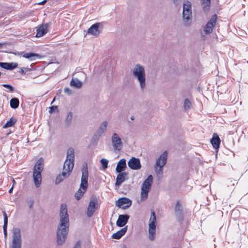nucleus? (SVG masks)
Segmentation results:
<instances>
[{
    "label": "nucleus",
    "mask_w": 248,
    "mask_h": 248,
    "mask_svg": "<svg viewBox=\"0 0 248 248\" xmlns=\"http://www.w3.org/2000/svg\"><path fill=\"white\" fill-rule=\"evenodd\" d=\"M75 152L72 148H69L67 152L66 159L63 164V178L68 177L73 169L75 160Z\"/></svg>",
    "instance_id": "f257e3e1"
},
{
    "label": "nucleus",
    "mask_w": 248,
    "mask_h": 248,
    "mask_svg": "<svg viewBox=\"0 0 248 248\" xmlns=\"http://www.w3.org/2000/svg\"><path fill=\"white\" fill-rule=\"evenodd\" d=\"M132 75L139 83L140 89L143 91L146 86V73L144 67L140 64H137L132 70Z\"/></svg>",
    "instance_id": "f03ea898"
},
{
    "label": "nucleus",
    "mask_w": 248,
    "mask_h": 248,
    "mask_svg": "<svg viewBox=\"0 0 248 248\" xmlns=\"http://www.w3.org/2000/svg\"><path fill=\"white\" fill-rule=\"evenodd\" d=\"M44 159L40 158L35 164L33 169V178L35 186L39 187L41 184L42 177L41 172L44 169Z\"/></svg>",
    "instance_id": "7ed1b4c3"
},
{
    "label": "nucleus",
    "mask_w": 248,
    "mask_h": 248,
    "mask_svg": "<svg viewBox=\"0 0 248 248\" xmlns=\"http://www.w3.org/2000/svg\"><path fill=\"white\" fill-rule=\"evenodd\" d=\"M22 240L20 229L14 228L13 229L12 242L10 248H22Z\"/></svg>",
    "instance_id": "20e7f679"
},
{
    "label": "nucleus",
    "mask_w": 248,
    "mask_h": 248,
    "mask_svg": "<svg viewBox=\"0 0 248 248\" xmlns=\"http://www.w3.org/2000/svg\"><path fill=\"white\" fill-rule=\"evenodd\" d=\"M167 152H164L156 160L155 165V170L157 176L162 175L163 166L165 165L167 159Z\"/></svg>",
    "instance_id": "39448f33"
},
{
    "label": "nucleus",
    "mask_w": 248,
    "mask_h": 248,
    "mask_svg": "<svg viewBox=\"0 0 248 248\" xmlns=\"http://www.w3.org/2000/svg\"><path fill=\"white\" fill-rule=\"evenodd\" d=\"M153 177L152 175H149L147 178L144 180L142 184L141 191V199L145 200L148 197V193L151 189L152 184L153 183Z\"/></svg>",
    "instance_id": "423d86ee"
},
{
    "label": "nucleus",
    "mask_w": 248,
    "mask_h": 248,
    "mask_svg": "<svg viewBox=\"0 0 248 248\" xmlns=\"http://www.w3.org/2000/svg\"><path fill=\"white\" fill-rule=\"evenodd\" d=\"M69 220L66 205L63 204V243H64L69 232Z\"/></svg>",
    "instance_id": "0eeeda50"
},
{
    "label": "nucleus",
    "mask_w": 248,
    "mask_h": 248,
    "mask_svg": "<svg viewBox=\"0 0 248 248\" xmlns=\"http://www.w3.org/2000/svg\"><path fill=\"white\" fill-rule=\"evenodd\" d=\"M156 216L154 211H152L149 222V238L153 241L155 239L156 231Z\"/></svg>",
    "instance_id": "6e6552de"
},
{
    "label": "nucleus",
    "mask_w": 248,
    "mask_h": 248,
    "mask_svg": "<svg viewBox=\"0 0 248 248\" xmlns=\"http://www.w3.org/2000/svg\"><path fill=\"white\" fill-rule=\"evenodd\" d=\"M82 176L81 179L80 188L86 191L88 187V170L87 163L83 164L82 168Z\"/></svg>",
    "instance_id": "1a4fd4ad"
},
{
    "label": "nucleus",
    "mask_w": 248,
    "mask_h": 248,
    "mask_svg": "<svg viewBox=\"0 0 248 248\" xmlns=\"http://www.w3.org/2000/svg\"><path fill=\"white\" fill-rule=\"evenodd\" d=\"M192 17V10L191 3L188 1H185L183 3V18L184 20L187 21Z\"/></svg>",
    "instance_id": "9d476101"
},
{
    "label": "nucleus",
    "mask_w": 248,
    "mask_h": 248,
    "mask_svg": "<svg viewBox=\"0 0 248 248\" xmlns=\"http://www.w3.org/2000/svg\"><path fill=\"white\" fill-rule=\"evenodd\" d=\"M62 204L60 208V223L57 231V243L58 247L62 245Z\"/></svg>",
    "instance_id": "9b49d317"
},
{
    "label": "nucleus",
    "mask_w": 248,
    "mask_h": 248,
    "mask_svg": "<svg viewBox=\"0 0 248 248\" xmlns=\"http://www.w3.org/2000/svg\"><path fill=\"white\" fill-rule=\"evenodd\" d=\"M102 29V24L101 23H96L92 25L90 28L88 29L87 32L88 34L97 37L101 33Z\"/></svg>",
    "instance_id": "f8f14e48"
},
{
    "label": "nucleus",
    "mask_w": 248,
    "mask_h": 248,
    "mask_svg": "<svg viewBox=\"0 0 248 248\" xmlns=\"http://www.w3.org/2000/svg\"><path fill=\"white\" fill-rule=\"evenodd\" d=\"M217 20V15H214L210 20L205 25L204 31L206 34H209L213 31V28L215 27Z\"/></svg>",
    "instance_id": "ddd939ff"
},
{
    "label": "nucleus",
    "mask_w": 248,
    "mask_h": 248,
    "mask_svg": "<svg viewBox=\"0 0 248 248\" xmlns=\"http://www.w3.org/2000/svg\"><path fill=\"white\" fill-rule=\"evenodd\" d=\"M111 140L114 150L120 151L123 146V142L117 133L112 135Z\"/></svg>",
    "instance_id": "4468645a"
},
{
    "label": "nucleus",
    "mask_w": 248,
    "mask_h": 248,
    "mask_svg": "<svg viewBox=\"0 0 248 248\" xmlns=\"http://www.w3.org/2000/svg\"><path fill=\"white\" fill-rule=\"evenodd\" d=\"M132 204L131 201L127 198H121L116 201V205L123 209L129 207Z\"/></svg>",
    "instance_id": "2eb2a0df"
},
{
    "label": "nucleus",
    "mask_w": 248,
    "mask_h": 248,
    "mask_svg": "<svg viewBox=\"0 0 248 248\" xmlns=\"http://www.w3.org/2000/svg\"><path fill=\"white\" fill-rule=\"evenodd\" d=\"M183 210V205L179 201H177L174 208V211L176 219L179 222L182 221L184 219Z\"/></svg>",
    "instance_id": "dca6fc26"
},
{
    "label": "nucleus",
    "mask_w": 248,
    "mask_h": 248,
    "mask_svg": "<svg viewBox=\"0 0 248 248\" xmlns=\"http://www.w3.org/2000/svg\"><path fill=\"white\" fill-rule=\"evenodd\" d=\"M50 22L43 24L36 27V37H40L45 35L47 32V28L49 26Z\"/></svg>",
    "instance_id": "f3484780"
},
{
    "label": "nucleus",
    "mask_w": 248,
    "mask_h": 248,
    "mask_svg": "<svg viewBox=\"0 0 248 248\" xmlns=\"http://www.w3.org/2000/svg\"><path fill=\"white\" fill-rule=\"evenodd\" d=\"M128 167L134 170H138L141 168V165L140 160L139 158L132 157L128 161Z\"/></svg>",
    "instance_id": "a211bd4d"
},
{
    "label": "nucleus",
    "mask_w": 248,
    "mask_h": 248,
    "mask_svg": "<svg viewBox=\"0 0 248 248\" xmlns=\"http://www.w3.org/2000/svg\"><path fill=\"white\" fill-rule=\"evenodd\" d=\"M97 201L95 199H91L87 208V216L90 217L93 214L96 209Z\"/></svg>",
    "instance_id": "6ab92c4d"
},
{
    "label": "nucleus",
    "mask_w": 248,
    "mask_h": 248,
    "mask_svg": "<svg viewBox=\"0 0 248 248\" xmlns=\"http://www.w3.org/2000/svg\"><path fill=\"white\" fill-rule=\"evenodd\" d=\"M130 217L128 215H120L116 221V225L119 227H124L128 222Z\"/></svg>",
    "instance_id": "aec40b11"
},
{
    "label": "nucleus",
    "mask_w": 248,
    "mask_h": 248,
    "mask_svg": "<svg viewBox=\"0 0 248 248\" xmlns=\"http://www.w3.org/2000/svg\"><path fill=\"white\" fill-rule=\"evenodd\" d=\"M128 172H122L117 176L115 183L116 186H119L125 180L128 179Z\"/></svg>",
    "instance_id": "412c9836"
},
{
    "label": "nucleus",
    "mask_w": 248,
    "mask_h": 248,
    "mask_svg": "<svg viewBox=\"0 0 248 248\" xmlns=\"http://www.w3.org/2000/svg\"><path fill=\"white\" fill-rule=\"evenodd\" d=\"M126 168V160L123 158L118 162L115 170L117 172L120 173L124 171Z\"/></svg>",
    "instance_id": "4be33fe9"
},
{
    "label": "nucleus",
    "mask_w": 248,
    "mask_h": 248,
    "mask_svg": "<svg viewBox=\"0 0 248 248\" xmlns=\"http://www.w3.org/2000/svg\"><path fill=\"white\" fill-rule=\"evenodd\" d=\"M211 143L215 149H218L220 143V140L217 134L214 133L211 140Z\"/></svg>",
    "instance_id": "5701e85b"
},
{
    "label": "nucleus",
    "mask_w": 248,
    "mask_h": 248,
    "mask_svg": "<svg viewBox=\"0 0 248 248\" xmlns=\"http://www.w3.org/2000/svg\"><path fill=\"white\" fill-rule=\"evenodd\" d=\"M18 66V64L17 63H8V62H0V66L6 70H12L16 68Z\"/></svg>",
    "instance_id": "b1692460"
},
{
    "label": "nucleus",
    "mask_w": 248,
    "mask_h": 248,
    "mask_svg": "<svg viewBox=\"0 0 248 248\" xmlns=\"http://www.w3.org/2000/svg\"><path fill=\"white\" fill-rule=\"evenodd\" d=\"M127 226H126L120 230L117 231L116 232L113 233L112 235V238L116 239H120L127 232Z\"/></svg>",
    "instance_id": "393cba45"
},
{
    "label": "nucleus",
    "mask_w": 248,
    "mask_h": 248,
    "mask_svg": "<svg viewBox=\"0 0 248 248\" xmlns=\"http://www.w3.org/2000/svg\"><path fill=\"white\" fill-rule=\"evenodd\" d=\"M70 85L77 89H80L82 86V82L77 78H73L70 81Z\"/></svg>",
    "instance_id": "a878e982"
},
{
    "label": "nucleus",
    "mask_w": 248,
    "mask_h": 248,
    "mask_svg": "<svg viewBox=\"0 0 248 248\" xmlns=\"http://www.w3.org/2000/svg\"><path fill=\"white\" fill-rule=\"evenodd\" d=\"M108 123L107 121L103 122L102 124L100 125L99 128L97 129L96 132V135L98 136H101V135L106 131Z\"/></svg>",
    "instance_id": "bb28decb"
},
{
    "label": "nucleus",
    "mask_w": 248,
    "mask_h": 248,
    "mask_svg": "<svg viewBox=\"0 0 248 248\" xmlns=\"http://www.w3.org/2000/svg\"><path fill=\"white\" fill-rule=\"evenodd\" d=\"M73 116V115L72 112H69L67 113L64 120V124L65 127H67L71 125L72 121Z\"/></svg>",
    "instance_id": "cd10ccee"
},
{
    "label": "nucleus",
    "mask_w": 248,
    "mask_h": 248,
    "mask_svg": "<svg viewBox=\"0 0 248 248\" xmlns=\"http://www.w3.org/2000/svg\"><path fill=\"white\" fill-rule=\"evenodd\" d=\"M23 57L29 59L31 61H34L36 60V58H40L39 55L34 53H26L24 54Z\"/></svg>",
    "instance_id": "c85d7f7f"
},
{
    "label": "nucleus",
    "mask_w": 248,
    "mask_h": 248,
    "mask_svg": "<svg viewBox=\"0 0 248 248\" xmlns=\"http://www.w3.org/2000/svg\"><path fill=\"white\" fill-rule=\"evenodd\" d=\"M19 105V101L17 98H13L10 101V107L14 109L17 108Z\"/></svg>",
    "instance_id": "c756f323"
},
{
    "label": "nucleus",
    "mask_w": 248,
    "mask_h": 248,
    "mask_svg": "<svg viewBox=\"0 0 248 248\" xmlns=\"http://www.w3.org/2000/svg\"><path fill=\"white\" fill-rule=\"evenodd\" d=\"M202 3L203 11L204 12L208 11L210 7L211 0H202Z\"/></svg>",
    "instance_id": "7c9ffc66"
},
{
    "label": "nucleus",
    "mask_w": 248,
    "mask_h": 248,
    "mask_svg": "<svg viewBox=\"0 0 248 248\" xmlns=\"http://www.w3.org/2000/svg\"><path fill=\"white\" fill-rule=\"evenodd\" d=\"M86 191H84L82 188H79L75 193V197L76 199L78 201L83 196L84 193Z\"/></svg>",
    "instance_id": "2f4dec72"
},
{
    "label": "nucleus",
    "mask_w": 248,
    "mask_h": 248,
    "mask_svg": "<svg viewBox=\"0 0 248 248\" xmlns=\"http://www.w3.org/2000/svg\"><path fill=\"white\" fill-rule=\"evenodd\" d=\"M16 119L11 118L6 124L3 125V128H7L13 126L16 123Z\"/></svg>",
    "instance_id": "473e14b6"
},
{
    "label": "nucleus",
    "mask_w": 248,
    "mask_h": 248,
    "mask_svg": "<svg viewBox=\"0 0 248 248\" xmlns=\"http://www.w3.org/2000/svg\"><path fill=\"white\" fill-rule=\"evenodd\" d=\"M191 106V103L188 99H186L184 102V108L185 110H188L190 109Z\"/></svg>",
    "instance_id": "72a5a7b5"
},
{
    "label": "nucleus",
    "mask_w": 248,
    "mask_h": 248,
    "mask_svg": "<svg viewBox=\"0 0 248 248\" xmlns=\"http://www.w3.org/2000/svg\"><path fill=\"white\" fill-rule=\"evenodd\" d=\"M62 182V172L61 171L57 175L55 180V183L56 185L59 184Z\"/></svg>",
    "instance_id": "f704fd0d"
},
{
    "label": "nucleus",
    "mask_w": 248,
    "mask_h": 248,
    "mask_svg": "<svg viewBox=\"0 0 248 248\" xmlns=\"http://www.w3.org/2000/svg\"><path fill=\"white\" fill-rule=\"evenodd\" d=\"M100 163L104 170L108 168V160L105 158H102L100 160Z\"/></svg>",
    "instance_id": "c9c22d12"
},
{
    "label": "nucleus",
    "mask_w": 248,
    "mask_h": 248,
    "mask_svg": "<svg viewBox=\"0 0 248 248\" xmlns=\"http://www.w3.org/2000/svg\"><path fill=\"white\" fill-rule=\"evenodd\" d=\"M58 112V108L57 106H52L49 107V112L50 113H52L53 112Z\"/></svg>",
    "instance_id": "e433bc0d"
},
{
    "label": "nucleus",
    "mask_w": 248,
    "mask_h": 248,
    "mask_svg": "<svg viewBox=\"0 0 248 248\" xmlns=\"http://www.w3.org/2000/svg\"><path fill=\"white\" fill-rule=\"evenodd\" d=\"M2 86L9 90L10 92H13L14 91V88L9 84H4Z\"/></svg>",
    "instance_id": "4c0bfd02"
},
{
    "label": "nucleus",
    "mask_w": 248,
    "mask_h": 248,
    "mask_svg": "<svg viewBox=\"0 0 248 248\" xmlns=\"http://www.w3.org/2000/svg\"><path fill=\"white\" fill-rule=\"evenodd\" d=\"M7 224H3V233L4 235L5 238L7 237Z\"/></svg>",
    "instance_id": "58836bf2"
},
{
    "label": "nucleus",
    "mask_w": 248,
    "mask_h": 248,
    "mask_svg": "<svg viewBox=\"0 0 248 248\" xmlns=\"http://www.w3.org/2000/svg\"><path fill=\"white\" fill-rule=\"evenodd\" d=\"M4 216V224H8V217L5 211H2Z\"/></svg>",
    "instance_id": "ea45409f"
},
{
    "label": "nucleus",
    "mask_w": 248,
    "mask_h": 248,
    "mask_svg": "<svg viewBox=\"0 0 248 248\" xmlns=\"http://www.w3.org/2000/svg\"><path fill=\"white\" fill-rule=\"evenodd\" d=\"M64 92L65 93L67 94L68 95H71L72 93V90L69 89L68 88H65L64 89Z\"/></svg>",
    "instance_id": "a19ab883"
},
{
    "label": "nucleus",
    "mask_w": 248,
    "mask_h": 248,
    "mask_svg": "<svg viewBox=\"0 0 248 248\" xmlns=\"http://www.w3.org/2000/svg\"><path fill=\"white\" fill-rule=\"evenodd\" d=\"M81 242L80 240L77 241L76 244L74 246L73 248H81Z\"/></svg>",
    "instance_id": "79ce46f5"
},
{
    "label": "nucleus",
    "mask_w": 248,
    "mask_h": 248,
    "mask_svg": "<svg viewBox=\"0 0 248 248\" xmlns=\"http://www.w3.org/2000/svg\"><path fill=\"white\" fill-rule=\"evenodd\" d=\"M29 206L30 209L32 208L34 204V201L32 200L29 202Z\"/></svg>",
    "instance_id": "37998d69"
},
{
    "label": "nucleus",
    "mask_w": 248,
    "mask_h": 248,
    "mask_svg": "<svg viewBox=\"0 0 248 248\" xmlns=\"http://www.w3.org/2000/svg\"><path fill=\"white\" fill-rule=\"evenodd\" d=\"M46 1H47L46 0H44L42 1H41V2L37 3V4H38V5H44L46 2Z\"/></svg>",
    "instance_id": "c03bdc74"
},
{
    "label": "nucleus",
    "mask_w": 248,
    "mask_h": 248,
    "mask_svg": "<svg viewBox=\"0 0 248 248\" xmlns=\"http://www.w3.org/2000/svg\"><path fill=\"white\" fill-rule=\"evenodd\" d=\"M178 0H173V2L174 3L176 4V5H177L178 4Z\"/></svg>",
    "instance_id": "a18cd8bd"
},
{
    "label": "nucleus",
    "mask_w": 248,
    "mask_h": 248,
    "mask_svg": "<svg viewBox=\"0 0 248 248\" xmlns=\"http://www.w3.org/2000/svg\"><path fill=\"white\" fill-rule=\"evenodd\" d=\"M13 189V186L9 190V193H11L12 192Z\"/></svg>",
    "instance_id": "49530a36"
},
{
    "label": "nucleus",
    "mask_w": 248,
    "mask_h": 248,
    "mask_svg": "<svg viewBox=\"0 0 248 248\" xmlns=\"http://www.w3.org/2000/svg\"><path fill=\"white\" fill-rule=\"evenodd\" d=\"M20 72L22 74H23L24 73V70H23V69H20Z\"/></svg>",
    "instance_id": "de8ad7c7"
},
{
    "label": "nucleus",
    "mask_w": 248,
    "mask_h": 248,
    "mask_svg": "<svg viewBox=\"0 0 248 248\" xmlns=\"http://www.w3.org/2000/svg\"><path fill=\"white\" fill-rule=\"evenodd\" d=\"M12 179L13 182V186H14V185L16 184V182H15V180L13 178H12Z\"/></svg>",
    "instance_id": "09e8293b"
},
{
    "label": "nucleus",
    "mask_w": 248,
    "mask_h": 248,
    "mask_svg": "<svg viewBox=\"0 0 248 248\" xmlns=\"http://www.w3.org/2000/svg\"><path fill=\"white\" fill-rule=\"evenodd\" d=\"M134 118H135V117H134V116H131V120H134Z\"/></svg>",
    "instance_id": "8fccbe9b"
},
{
    "label": "nucleus",
    "mask_w": 248,
    "mask_h": 248,
    "mask_svg": "<svg viewBox=\"0 0 248 248\" xmlns=\"http://www.w3.org/2000/svg\"><path fill=\"white\" fill-rule=\"evenodd\" d=\"M79 74H80V75H83V76H84V75H85V73H83V72H80Z\"/></svg>",
    "instance_id": "3c124183"
},
{
    "label": "nucleus",
    "mask_w": 248,
    "mask_h": 248,
    "mask_svg": "<svg viewBox=\"0 0 248 248\" xmlns=\"http://www.w3.org/2000/svg\"><path fill=\"white\" fill-rule=\"evenodd\" d=\"M56 98V97H55L54 98V99H53L52 101L51 102V104H52V103H53V102L54 101V100H55Z\"/></svg>",
    "instance_id": "603ef678"
},
{
    "label": "nucleus",
    "mask_w": 248,
    "mask_h": 248,
    "mask_svg": "<svg viewBox=\"0 0 248 248\" xmlns=\"http://www.w3.org/2000/svg\"><path fill=\"white\" fill-rule=\"evenodd\" d=\"M2 45H3L2 44L0 43V48H1L2 47Z\"/></svg>",
    "instance_id": "864d4df0"
},
{
    "label": "nucleus",
    "mask_w": 248,
    "mask_h": 248,
    "mask_svg": "<svg viewBox=\"0 0 248 248\" xmlns=\"http://www.w3.org/2000/svg\"><path fill=\"white\" fill-rule=\"evenodd\" d=\"M123 248H127L125 246H124Z\"/></svg>",
    "instance_id": "5fc2aeb1"
}]
</instances>
